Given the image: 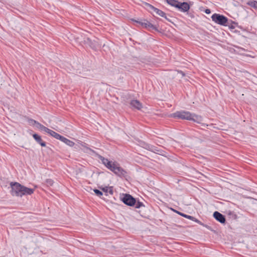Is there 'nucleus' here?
Masks as SVG:
<instances>
[{"label":"nucleus","instance_id":"1","mask_svg":"<svg viewBox=\"0 0 257 257\" xmlns=\"http://www.w3.org/2000/svg\"><path fill=\"white\" fill-rule=\"evenodd\" d=\"M98 158L101 161L102 163L109 170L113 172L115 175L120 177L126 178L127 172L119 166L116 162H112L107 158L99 155Z\"/></svg>","mask_w":257,"mask_h":257},{"label":"nucleus","instance_id":"2","mask_svg":"<svg viewBox=\"0 0 257 257\" xmlns=\"http://www.w3.org/2000/svg\"><path fill=\"white\" fill-rule=\"evenodd\" d=\"M10 186L11 194L13 196L22 197L23 196L30 195L35 190L34 189L28 188L18 182H12L10 183Z\"/></svg>","mask_w":257,"mask_h":257},{"label":"nucleus","instance_id":"3","mask_svg":"<svg viewBox=\"0 0 257 257\" xmlns=\"http://www.w3.org/2000/svg\"><path fill=\"white\" fill-rule=\"evenodd\" d=\"M166 2L169 5L177 8L181 12H188L190 9V5L187 2L182 3L177 0H166Z\"/></svg>","mask_w":257,"mask_h":257},{"label":"nucleus","instance_id":"4","mask_svg":"<svg viewBox=\"0 0 257 257\" xmlns=\"http://www.w3.org/2000/svg\"><path fill=\"white\" fill-rule=\"evenodd\" d=\"M132 21L136 23L138 25H137L138 26H141L143 28H146L149 31H151V30H154L157 32H160L158 29V25H153L152 23H151L147 20L140 19H138V20H136L133 19H132Z\"/></svg>","mask_w":257,"mask_h":257},{"label":"nucleus","instance_id":"5","mask_svg":"<svg viewBox=\"0 0 257 257\" xmlns=\"http://www.w3.org/2000/svg\"><path fill=\"white\" fill-rule=\"evenodd\" d=\"M170 116L173 118L190 120L191 119L192 113L184 110L177 111L172 113Z\"/></svg>","mask_w":257,"mask_h":257},{"label":"nucleus","instance_id":"6","mask_svg":"<svg viewBox=\"0 0 257 257\" xmlns=\"http://www.w3.org/2000/svg\"><path fill=\"white\" fill-rule=\"evenodd\" d=\"M212 20L215 23L221 25L226 26L228 23V18L224 15L215 13L211 16Z\"/></svg>","mask_w":257,"mask_h":257},{"label":"nucleus","instance_id":"7","mask_svg":"<svg viewBox=\"0 0 257 257\" xmlns=\"http://www.w3.org/2000/svg\"><path fill=\"white\" fill-rule=\"evenodd\" d=\"M120 200L124 204L130 206H135L136 203V199L128 194H123Z\"/></svg>","mask_w":257,"mask_h":257},{"label":"nucleus","instance_id":"8","mask_svg":"<svg viewBox=\"0 0 257 257\" xmlns=\"http://www.w3.org/2000/svg\"><path fill=\"white\" fill-rule=\"evenodd\" d=\"M213 216L214 218L221 223L224 224L226 222V218L224 215L218 211H215Z\"/></svg>","mask_w":257,"mask_h":257},{"label":"nucleus","instance_id":"9","mask_svg":"<svg viewBox=\"0 0 257 257\" xmlns=\"http://www.w3.org/2000/svg\"><path fill=\"white\" fill-rule=\"evenodd\" d=\"M84 44L88 45L93 49H96L98 45L97 42L92 41L90 38L88 37L86 38H84Z\"/></svg>","mask_w":257,"mask_h":257},{"label":"nucleus","instance_id":"10","mask_svg":"<svg viewBox=\"0 0 257 257\" xmlns=\"http://www.w3.org/2000/svg\"><path fill=\"white\" fill-rule=\"evenodd\" d=\"M42 131H44L49 134L50 136L53 137L55 139L57 140H59L61 138V136L59 135V134L57 133L56 132L46 127V126H44L43 127H42Z\"/></svg>","mask_w":257,"mask_h":257},{"label":"nucleus","instance_id":"11","mask_svg":"<svg viewBox=\"0 0 257 257\" xmlns=\"http://www.w3.org/2000/svg\"><path fill=\"white\" fill-rule=\"evenodd\" d=\"M130 104L133 107L137 108L138 110L141 109L142 107V103L137 99L131 100Z\"/></svg>","mask_w":257,"mask_h":257},{"label":"nucleus","instance_id":"12","mask_svg":"<svg viewBox=\"0 0 257 257\" xmlns=\"http://www.w3.org/2000/svg\"><path fill=\"white\" fill-rule=\"evenodd\" d=\"M28 122L30 124V125H36V126L39 128V130H42V127H44V125H43V124H41L40 123H39V122L37 121L36 120L33 119H32V118H30L28 119Z\"/></svg>","mask_w":257,"mask_h":257},{"label":"nucleus","instance_id":"13","mask_svg":"<svg viewBox=\"0 0 257 257\" xmlns=\"http://www.w3.org/2000/svg\"><path fill=\"white\" fill-rule=\"evenodd\" d=\"M33 138L35 139V140L42 147H45L46 146V143L44 142L40 136L37 134H34L33 135Z\"/></svg>","mask_w":257,"mask_h":257},{"label":"nucleus","instance_id":"14","mask_svg":"<svg viewBox=\"0 0 257 257\" xmlns=\"http://www.w3.org/2000/svg\"><path fill=\"white\" fill-rule=\"evenodd\" d=\"M191 119L190 120L196 122L198 123H201L202 121V118L201 116L195 114V113H192V116H191Z\"/></svg>","mask_w":257,"mask_h":257},{"label":"nucleus","instance_id":"15","mask_svg":"<svg viewBox=\"0 0 257 257\" xmlns=\"http://www.w3.org/2000/svg\"><path fill=\"white\" fill-rule=\"evenodd\" d=\"M59 140H60L61 141L64 143L65 144L67 145L68 146H69L70 147H73L75 144V143L65 138L64 137H63L62 136H61Z\"/></svg>","mask_w":257,"mask_h":257},{"label":"nucleus","instance_id":"16","mask_svg":"<svg viewBox=\"0 0 257 257\" xmlns=\"http://www.w3.org/2000/svg\"><path fill=\"white\" fill-rule=\"evenodd\" d=\"M246 5L255 10H257V1H256L249 0L246 2Z\"/></svg>","mask_w":257,"mask_h":257},{"label":"nucleus","instance_id":"17","mask_svg":"<svg viewBox=\"0 0 257 257\" xmlns=\"http://www.w3.org/2000/svg\"><path fill=\"white\" fill-rule=\"evenodd\" d=\"M152 152L158 154L160 155H163L164 153L165 152L163 150L161 149H159L157 147L154 146V147H152Z\"/></svg>","mask_w":257,"mask_h":257},{"label":"nucleus","instance_id":"18","mask_svg":"<svg viewBox=\"0 0 257 257\" xmlns=\"http://www.w3.org/2000/svg\"><path fill=\"white\" fill-rule=\"evenodd\" d=\"M144 5H145V8L148 10L150 12H152V11L155 12L156 11V10L155 9H157L156 8L154 7L153 6H152V5L149 4V3H144Z\"/></svg>","mask_w":257,"mask_h":257},{"label":"nucleus","instance_id":"19","mask_svg":"<svg viewBox=\"0 0 257 257\" xmlns=\"http://www.w3.org/2000/svg\"><path fill=\"white\" fill-rule=\"evenodd\" d=\"M74 38L77 43L82 45L84 44V38H86L87 37H84L82 35H80L77 37L75 36Z\"/></svg>","mask_w":257,"mask_h":257},{"label":"nucleus","instance_id":"20","mask_svg":"<svg viewBox=\"0 0 257 257\" xmlns=\"http://www.w3.org/2000/svg\"><path fill=\"white\" fill-rule=\"evenodd\" d=\"M237 23H235L231 20L229 21L228 20L227 25H226L225 26H228L230 29H234L235 28V25H236Z\"/></svg>","mask_w":257,"mask_h":257},{"label":"nucleus","instance_id":"21","mask_svg":"<svg viewBox=\"0 0 257 257\" xmlns=\"http://www.w3.org/2000/svg\"><path fill=\"white\" fill-rule=\"evenodd\" d=\"M185 218H188L189 219H190L192 221H194L201 225H202V223H201V221H200L199 220H198L197 219H196V218L194 217L193 216H190V215H187L185 216Z\"/></svg>","mask_w":257,"mask_h":257},{"label":"nucleus","instance_id":"22","mask_svg":"<svg viewBox=\"0 0 257 257\" xmlns=\"http://www.w3.org/2000/svg\"><path fill=\"white\" fill-rule=\"evenodd\" d=\"M155 10H156L155 13L159 16H160L162 17L165 16L166 13H164L163 11H162L157 8V9H155Z\"/></svg>","mask_w":257,"mask_h":257},{"label":"nucleus","instance_id":"23","mask_svg":"<svg viewBox=\"0 0 257 257\" xmlns=\"http://www.w3.org/2000/svg\"><path fill=\"white\" fill-rule=\"evenodd\" d=\"M135 206L136 208H140L142 207H145L144 204L142 202H140L139 201H136V203Z\"/></svg>","mask_w":257,"mask_h":257},{"label":"nucleus","instance_id":"24","mask_svg":"<svg viewBox=\"0 0 257 257\" xmlns=\"http://www.w3.org/2000/svg\"><path fill=\"white\" fill-rule=\"evenodd\" d=\"M93 191L95 192V194L98 196L100 197L103 195L102 192L97 189H94Z\"/></svg>","mask_w":257,"mask_h":257},{"label":"nucleus","instance_id":"25","mask_svg":"<svg viewBox=\"0 0 257 257\" xmlns=\"http://www.w3.org/2000/svg\"><path fill=\"white\" fill-rule=\"evenodd\" d=\"M164 18H165V19L166 20H167L168 22H171L172 23H173V22H172V17H171L170 16L168 15V16H167L166 14H165V17H163Z\"/></svg>","mask_w":257,"mask_h":257},{"label":"nucleus","instance_id":"26","mask_svg":"<svg viewBox=\"0 0 257 257\" xmlns=\"http://www.w3.org/2000/svg\"><path fill=\"white\" fill-rule=\"evenodd\" d=\"M46 183L48 185L52 186L53 184V181L51 179H47L46 180Z\"/></svg>","mask_w":257,"mask_h":257},{"label":"nucleus","instance_id":"27","mask_svg":"<svg viewBox=\"0 0 257 257\" xmlns=\"http://www.w3.org/2000/svg\"><path fill=\"white\" fill-rule=\"evenodd\" d=\"M109 187L105 186L104 187L100 188L103 192L107 193L108 192Z\"/></svg>","mask_w":257,"mask_h":257},{"label":"nucleus","instance_id":"28","mask_svg":"<svg viewBox=\"0 0 257 257\" xmlns=\"http://www.w3.org/2000/svg\"><path fill=\"white\" fill-rule=\"evenodd\" d=\"M108 192L111 195L113 194V191L112 187H109Z\"/></svg>","mask_w":257,"mask_h":257},{"label":"nucleus","instance_id":"29","mask_svg":"<svg viewBox=\"0 0 257 257\" xmlns=\"http://www.w3.org/2000/svg\"><path fill=\"white\" fill-rule=\"evenodd\" d=\"M187 13V15L189 17H190L191 18H194V15L192 13H190L188 11Z\"/></svg>","mask_w":257,"mask_h":257},{"label":"nucleus","instance_id":"30","mask_svg":"<svg viewBox=\"0 0 257 257\" xmlns=\"http://www.w3.org/2000/svg\"><path fill=\"white\" fill-rule=\"evenodd\" d=\"M204 12L207 14H209L211 13V11L210 9H207L204 11Z\"/></svg>","mask_w":257,"mask_h":257},{"label":"nucleus","instance_id":"31","mask_svg":"<svg viewBox=\"0 0 257 257\" xmlns=\"http://www.w3.org/2000/svg\"><path fill=\"white\" fill-rule=\"evenodd\" d=\"M152 147H154V146H152V145H150V146H148V147L147 148V149H148V150L150 151H152Z\"/></svg>","mask_w":257,"mask_h":257},{"label":"nucleus","instance_id":"32","mask_svg":"<svg viewBox=\"0 0 257 257\" xmlns=\"http://www.w3.org/2000/svg\"><path fill=\"white\" fill-rule=\"evenodd\" d=\"M178 72L179 73H180V74L182 75V76H185V73H184V72H183L182 71H181V70H178Z\"/></svg>","mask_w":257,"mask_h":257},{"label":"nucleus","instance_id":"33","mask_svg":"<svg viewBox=\"0 0 257 257\" xmlns=\"http://www.w3.org/2000/svg\"><path fill=\"white\" fill-rule=\"evenodd\" d=\"M172 210L174 212H176V213H177V214H179V213H181V212H180V211H177V210H175V209H172Z\"/></svg>","mask_w":257,"mask_h":257},{"label":"nucleus","instance_id":"34","mask_svg":"<svg viewBox=\"0 0 257 257\" xmlns=\"http://www.w3.org/2000/svg\"><path fill=\"white\" fill-rule=\"evenodd\" d=\"M179 215H181V216H183V217H185V216L186 215V214H184V213H182V212L179 213Z\"/></svg>","mask_w":257,"mask_h":257},{"label":"nucleus","instance_id":"35","mask_svg":"<svg viewBox=\"0 0 257 257\" xmlns=\"http://www.w3.org/2000/svg\"><path fill=\"white\" fill-rule=\"evenodd\" d=\"M87 149L89 150L90 151L93 152V153H95L94 151H93V150L91 149L90 148H87Z\"/></svg>","mask_w":257,"mask_h":257},{"label":"nucleus","instance_id":"36","mask_svg":"<svg viewBox=\"0 0 257 257\" xmlns=\"http://www.w3.org/2000/svg\"><path fill=\"white\" fill-rule=\"evenodd\" d=\"M202 125V126H205V124H204V123H203Z\"/></svg>","mask_w":257,"mask_h":257}]
</instances>
